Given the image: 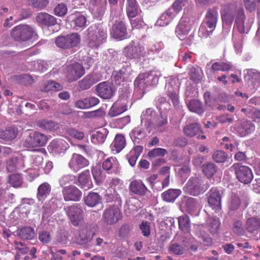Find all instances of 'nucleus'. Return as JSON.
<instances>
[{
    "mask_svg": "<svg viewBox=\"0 0 260 260\" xmlns=\"http://www.w3.org/2000/svg\"><path fill=\"white\" fill-rule=\"evenodd\" d=\"M87 45L92 48H97L103 44L107 37L106 27L101 24L91 25L85 32Z\"/></svg>",
    "mask_w": 260,
    "mask_h": 260,
    "instance_id": "nucleus-1",
    "label": "nucleus"
},
{
    "mask_svg": "<svg viewBox=\"0 0 260 260\" xmlns=\"http://www.w3.org/2000/svg\"><path fill=\"white\" fill-rule=\"evenodd\" d=\"M161 76L160 72L155 70L140 74L134 82L135 90L144 94L148 88L154 87L157 84Z\"/></svg>",
    "mask_w": 260,
    "mask_h": 260,
    "instance_id": "nucleus-2",
    "label": "nucleus"
},
{
    "mask_svg": "<svg viewBox=\"0 0 260 260\" xmlns=\"http://www.w3.org/2000/svg\"><path fill=\"white\" fill-rule=\"evenodd\" d=\"M218 20V12L216 9L208 10L206 18L199 30V35L201 37H207L214 30Z\"/></svg>",
    "mask_w": 260,
    "mask_h": 260,
    "instance_id": "nucleus-3",
    "label": "nucleus"
},
{
    "mask_svg": "<svg viewBox=\"0 0 260 260\" xmlns=\"http://www.w3.org/2000/svg\"><path fill=\"white\" fill-rule=\"evenodd\" d=\"M68 218L74 226H81L84 222V212L79 204H74L64 208Z\"/></svg>",
    "mask_w": 260,
    "mask_h": 260,
    "instance_id": "nucleus-4",
    "label": "nucleus"
},
{
    "mask_svg": "<svg viewBox=\"0 0 260 260\" xmlns=\"http://www.w3.org/2000/svg\"><path fill=\"white\" fill-rule=\"evenodd\" d=\"M209 187L206 180L199 177H191L184 187L185 191L192 196L203 193Z\"/></svg>",
    "mask_w": 260,
    "mask_h": 260,
    "instance_id": "nucleus-5",
    "label": "nucleus"
},
{
    "mask_svg": "<svg viewBox=\"0 0 260 260\" xmlns=\"http://www.w3.org/2000/svg\"><path fill=\"white\" fill-rule=\"evenodd\" d=\"M191 28V24L187 18L182 17L175 30V33L177 37L183 41V45H190L192 43L194 36L193 35H188Z\"/></svg>",
    "mask_w": 260,
    "mask_h": 260,
    "instance_id": "nucleus-6",
    "label": "nucleus"
},
{
    "mask_svg": "<svg viewBox=\"0 0 260 260\" xmlns=\"http://www.w3.org/2000/svg\"><path fill=\"white\" fill-rule=\"evenodd\" d=\"M36 36L33 28L26 24L18 25L14 27L11 32L12 37L18 41H26Z\"/></svg>",
    "mask_w": 260,
    "mask_h": 260,
    "instance_id": "nucleus-7",
    "label": "nucleus"
},
{
    "mask_svg": "<svg viewBox=\"0 0 260 260\" xmlns=\"http://www.w3.org/2000/svg\"><path fill=\"white\" fill-rule=\"evenodd\" d=\"M81 37L79 34L71 33L66 36L58 37L55 44L58 47L62 49H70L77 46L80 43Z\"/></svg>",
    "mask_w": 260,
    "mask_h": 260,
    "instance_id": "nucleus-8",
    "label": "nucleus"
},
{
    "mask_svg": "<svg viewBox=\"0 0 260 260\" xmlns=\"http://www.w3.org/2000/svg\"><path fill=\"white\" fill-rule=\"evenodd\" d=\"M180 82L176 77H170L166 84V92L175 106L179 103V89Z\"/></svg>",
    "mask_w": 260,
    "mask_h": 260,
    "instance_id": "nucleus-9",
    "label": "nucleus"
},
{
    "mask_svg": "<svg viewBox=\"0 0 260 260\" xmlns=\"http://www.w3.org/2000/svg\"><path fill=\"white\" fill-rule=\"evenodd\" d=\"M47 137L38 132H31L26 138L24 145L28 148L42 147L47 143Z\"/></svg>",
    "mask_w": 260,
    "mask_h": 260,
    "instance_id": "nucleus-10",
    "label": "nucleus"
},
{
    "mask_svg": "<svg viewBox=\"0 0 260 260\" xmlns=\"http://www.w3.org/2000/svg\"><path fill=\"white\" fill-rule=\"evenodd\" d=\"M78 231V235L76 238L78 244H85L90 242L95 234V226L92 225L83 224Z\"/></svg>",
    "mask_w": 260,
    "mask_h": 260,
    "instance_id": "nucleus-11",
    "label": "nucleus"
},
{
    "mask_svg": "<svg viewBox=\"0 0 260 260\" xmlns=\"http://www.w3.org/2000/svg\"><path fill=\"white\" fill-rule=\"evenodd\" d=\"M121 218V212L116 206H111L106 209L103 214V221L107 225H113L117 223Z\"/></svg>",
    "mask_w": 260,
    "mask_h": 260,
    "instance_id": "nucleus-12",
    "label": "nucleus"
},
{
    "mask_svg": "<svg viewBox=\"0 0 260 260\" xmlns=\"http://www.w3.org/2000/svg\"><path fill=\"white\" fill-rule=\"evenodd\" d=\"M144 48L143 46L133 41L125 47L123 53L128 58H137L145 55L146 52H144Z\"/></svg>",
    "mask_w": 260,
    "mask_h": 260,
    "instance_id": "nucleus-13",
    "label": "nucleus"
},
{
    "mask_svg": "<svg viewBox=\"0 0 260 260\" xmlns=\"http://www.w3.org/2000/svg\"><path fill=\"white\" fill-rule=\"evenodd\" d=\"M235 173L239 181L244 184L249 183L253 178L251 170L247 166L235 164Z\"/></svg>",
    "mask_w": 260,
    "mask_h": 260,
    "instance_id": "nucleus-14",
    "label": "nucleus"
},
{
    "mask_svg": "<svg viewBox=\"0 0 260 260\" xmlns=\"http://www.w3.org/2000/svg\"><path fill=\"white\" fill-rule=\"evenodd\" d=\"M71 27L76 30L83 29L87 26V18L83 14L76 12L68 17Z\"/></svg>",
    "mask_w": 260,
    "mask_h": 260,
    "instance_id": "nucleus-15",
    "label": "nucleus"
},
{
    "mask_svg": "<svg viewBox=\"0 0 260 260\" xmlns=\"http://www.w3.org/2000/svg\"><path fill=\"white\" fill-rule=\"evenodd\" d=\"M89 164V161L82 155L73 153L69 161L68 166L73 172H77Z\"/></svg>",
    "mask_w": 260,
    "mask_h": 260,
    "instance_id": "nucleus-16",
    "label": "nucleus"
},
{
    "mask_svg": "<svg viewBox=\"0 0 260 260\" xmlns=\"http://www.w3.org/2000/svg\"><path fill=\"white\" fill-rule=\"evenodd\" d=\"M62 193L65 201H79L82 195L81 191L73 185L63 187Z\"/></svg>",
    "mask_w": 260,
    "mask_h": 260,
    "instance_id": "nucleus-17",
    "label": "nucleus"
},
{
    "mask_svg": "<svg viewBox=\"0 0 260 260\" xmlns=\"http://www.w3.org/2000/svg\"><path fill=\"white\" fill-rule=\"evenodd\" d=\"M85 74L84 69L79 63L69 66L67 69L66 76L68 80L73 82L77 80Z\"/></svg>",
    "mask_w": 260,
    "mask_h": 260,
    "instance_id": "nucleus-18",
    "label": "nucleus"
},
{
    "mask_svg": "<svg viewBox=\"0 0 260 260\" xmlns=\"http://www.w3.org/2000/svg\"><path fill=\"white\" fill-rule=\"evenodd\" d=\"M132 70L129 66H125L117 71L113 72L112 80L116 85H120L125 81H128L132 75Z\"/></svg>",
    "mask_w": 260,
    "mask_h": 260,
    "instance_id": "nucleus-19",
    "label": "nucleus"
},
{
    "mask_svg": "<svg viewBox=\"0 0 260 260\" xmlns=\"http://www.w3.org/2000/svg\"><path fill=\"white\" fill-rule=\"evenodd\" d=\"M69 147V144L63 139L52 141L48 146L50 153L53 155L64 153Z\"/></svg>",
    "mask_w": 260,
    "mask_h": 260,
    "instance_id": "nucleus-20",
    "label": "nucleus"
},
{
    "mask_svg": "<svg viewBox=\"0 0 260 260\" xmlns=\"http://www.w3.org/2000/svg\"><path fill=\"white\" fill-rule=\"evenodd\" d=\"M208 202L210 206L215 211L221 208V196L220 191L216 188H211L208 193Z\"/></svg>",
    "mask_w": 260,
    "mask_h": 260,
    "instance_id": "nucleus-21",
    "label": "nucleus"
},
{
    "mask_svg": "<svg viewBox=\"0 0 260 260\" xmlns=\"http://www.w3.org/2000/svg\"><path fill=\"white\" fill-rule=\"evenodd\" d=\"M96 91L101 98L109 99L114 95L115 89L111 84L104 82L99 83L96 86Z\"/></svg>",
    "mask_w": 260,
    "mask_h": 260,
    "instance_id": "nucleus-22",
    "label": "nucleus"
},
{
    "mask_svg": "<svg viewBox=\"0 0 260 260\" xmlns=\"http://www.w3.org/2000/svg\"><path fill=\"white\" fill-rule=\"evenodd\" d=\"M122 181L118 178H113L109 182L110 188L106 190L105 198L107 202H112L117 196L116 189L121 188Z\"/></svg>",
    "mask_w": 260,
    "mask_h": 260,
    "instance_id": "nucleus-23",
    "label": "nucleus"
},
{
    "mask_svg": "<svg viewBox=\"0 0 260 260\" xmlns=\"http://www.w3.org/2000/svg\"><path fill=\"white\" fill-rule=\"evenodd\" d=\"M141 118V126L144 123V127L148 133H150L151 130L152 124H154L155 121V111L151 108H148L142 112Z\"/></svg>",
    "mask_w": 260,
    "mask_h": 260,
    "instance_id": "nucleus-24",
    "label": "nucleus"
},
{
    "mask_svg": "<svg viewBox=\"0 0 260 260\" xmlns=\"http://www.w3.org/2000/svg\"><path fill=\"white\" fill-rule=\"evenodd\" d=\"M113 38L123 40L127 36L126 28L123 21H116L113 25L111 32Z\"/></svg>",
    "mask_w": 260,
    "mask_h": 260,
    "instance_id": "nucleus-25",
    "label": "nucleus"
},
{
    "mask_svg": "<svg viewBox=\"0 0 260 260\" xmlns=\"http://www.w3.org/2000/svg\"><path fill=\"white\" fill-rule=\"evenodd\" d=\"M102 167L108 174H116L120 171L119 162L113 157H110L104 160L102 163Z\"/></svg>",
    "mask_w": 260,
    "mask_h": 260,
    "instance_id": "nucleus-26",
    "label": "nucleus"
},
{
    "mask_svg": "<svg viewBox=\"0 0 260 260\" xmlns=\"http://www.w3.org/2000/svg\"><path fill=\"white\" fill-rule=\"evenodd\" d=\"M236 11V7L234 4L225 6L221 12L223 22L228 25L232 24Z\"/></svg>",
    "mask_w": 260,
    "mask_h": 260,
    "instance_id": "nucleus-27",
    "label": "nucleus"
},
{
    "mask_svg": "<svg viewBox=\"0 0 260 260\" xmlns=\"http://www.w3.org/2000/svg\"><path fill=\"white\" fill-rule=\"evenodd\" d=\"M77 184L82 189L87 190L93 187V184L88 170L79 174Z\"/></svg>",
    "mask_w": 260,
    "mask_h": 260,
    "instance_id": "nucleus-28",
    "label": "nucleus"
},
{
    "mask_svg": "<svg viewBox=\"0 0 260 260\" xmlns=\"http://www.w3.org/2000/svg\"><path fill=\"white\" fill-rule=\"evenodd\" d=\"M248 86L255 89L260 86V73L254 70L247 72L245 76Z\"/></svg>",
    "mask_w": 260,
    "mask_h": 260,
    "instance_id": "nucleus-29",
    "label": "nucleus"
},
{
    "mask_svg": "<svg viewBox=\"0 0 260 260\" xmlns=\"http://www.w3.org/2000/svg\"><path fill=\"white\" fill-rule=\"evenodd\" d=\"M24 167V159L21 156L13 157L7 161L6 167L8 172H13L23 169Z\"/></svg>",
    "mask_w": 260,
    "mask_h": 260,
    "instance_id": "nucleus-30",
    "label": "nucleus"
},
{
    "mask_svg": "<svg viewBox=\"0 0 260 260\" xmlns=\"http://www.w3.org/2000/svg\"><path fill=\"white\" fill-rule=\"evenodd\" d=\"M93 4L92 14L94 17L98 19L101 20L105 12L106 0H91Z\"/></svg>",
    "mask_w": 260,
    "mask_h": 260,
    "instance_id": "nucleus-31",
    "label": "nucleus"
},
{
    "mask_svg": "<svg viewBox=\"0 0 260 260\" xmlns=\"http://www.w3.org/2000/svg\"><path fill=\"white\" fill-rule=\"evenodd\" d=\"M127 110L126 103L121 100L115 102L111 107L108 115L111 117H116Z\"/></svg>",
    "mask_w": 260,
    "mask_h": 260,
    "instance_id": "nucleus-32",
    "label": "nucleus"
},
{
    "mask_svg": "<svg viewBox=\"0 0 260 260\" xmlns=\"http://www.w3.org/2000/svg\"><path fill=\"white\" fill-rule=\"evenodd\" d=\"M255 129V126L251 121L245 120L237 127L236 131L240 137H245L252 133Z\"/></svg>",
    "mask_w": 260,
    "mask_h": 260,
    "instance_id": "nucleus-33",
    "label": "nucleus"
},
{
    "mask_svg": "<svg viewBox=\"0 0 260 260\" xmlns=\"http://www.w3.org/2000/svg\"><path fill=\"white\" fill-rule=\"evenodd\" d=\"M36 20L40 24L46 26H53L57 23L55 17L45 13L38 14Z\"/></svg>",
    "mask_w": 260,
    "mask_h": 260,
    "instance_id": "nucleus-34",
    "label": "nucleus"
},
{
    "mask_svg": "<svg viewBox=\"0 0 260 260\" xmlns=\"http://www.w3.org/2000/svg\"><path fill=\"white\" fill-rule=\"evenodd\" d=\"M181 206L189 213L193 212L199 206L196 199L191 197H184L182 200Z\"/></svg>",
    "mask_w": 260,
    "mask_h": 260,
    "instance_id": "nucleus-35",
    "label": "nucleus"
},
{
    "mask_svg": "<svg viewBox=\"0 0 260 260\" xmlns=\"http://www.w3.org/2000/svg\"><path fill=\"white\" fill-rule=\"evenodd\" d=\"M126 144L124 137L122 135H116L114 141L111 144V148L113 153H118L125 147Z\"/></svg>",
    "mask_w": 260,
    "mask_h": 260,
    "instance_id": "nucleus-36",
    "label": "nucleus"
},
{
    "mask_svg": "<svg viewBox=\"0 0 260 260\" xmlns=\"http://www.w3.org/2000/svg\"><path fill=\"white\" fill-rule=\"evenodd\" d=\"M129 189L133 192L139 195H144L148 191L147 187L140 180L132 181L129 184Z\"/></svg>",
    "mask_w": 260,
    "mask_h": 260,
    "instance_id": "nucleus-37",
    "label": "nucleus"
},
{
    "mask_svg": "<svg viewBox=\"0 0 260 260\" xmlns=\"http://www.w3.org/2000/svg\"><path fill=\"white\" fill-rule=\"evenodd\" d=\"M84 201L87 206L93 207L102 203V198L96 192H90L84 198Z\"/></svg>",
    "mask_w": 260,
    "mask_h": 260,
    "instance_id": "nucleus-38",
    "label": "nucleus"
},
{
    "mask_svg": "<svg viewBox=\"0 0 260 260\" xmlns=\"http://www.w3.org/2000/svg\"><path fill=\"white\" fill-rule=\"evenodd\" d=\"M140 207L139 200L135 198H132L126 201L124 207V213L126 215L130 216L137 211Z\"/></svg>",
    "mask_w": 260,
    "mask_h": 260,
    "instance_id": "nucleus-39",
    "label": "nucleus"
},
{
    "mask_svg": "<svg viewBox=\"0 0 260 260\" xmlns=\"http://www.w3.org/2000/svg\"><path fill=\"white\" fill-rule=\"evenodd\" d=\"M126 13L129 19L136 17L140 11L136 0H126Z\"/></svg>",
    "mask_w": 260,
    "mask_h": 260,
    "instance_id": "nucleus-40",
    "label": "nucleus"
},
{
    "mask_svg": "<svg viewBox=\"0 0 260 260\" xmlns=\"http://www.w3.org/2000/svg\"><path fill=\"white\" fill-rule=\"evenodd\" d=\"M175 17L174 14L168 9L160 15L155 25L159 26H167L173 20Z\"/></svg>",
    "mask_w": 260,
    "mask_h": 260,
    "instance_id": "nucleus-41",
    "label": "nucleus"
},
{
    "mask_svg": "<svg viewBox=\"0 0 260 260\" xmlns=\"http://www.w3.org/2000/svg\"><path fill=\"white\" fill-rule=\"evenodd\" d=\"M107 134L106 129L101 128L91 135V141L94 144H102L105 142Z\"/></svg>",
    "mask_w": 260,
    "mask_h": 260,
    "instance_id": "nucleus-42",
    "label": "nucleus"
},
{
    "mask_svg": "<svg viewBox=\"0 0 260 260\" xmlns=\"http://www.w3.org/2000/svg\"><path fill=\"white\" fill-rule=\"evenodd\" d=\"M37 125L46 131H54L59 128L58 123L48 119H41L37 122Z\"/></svg>",
    "mask_w": 260,
    "mask_h": 260,
    "instance_id": "nucleus-43",
    "label": "nucleus"
},
{
    "mask_svg": "<svg viewBox=\"0 0 260 260\" xmlns=\"http://www.w3.org/2000/svg\"><path fill=\"white\" fill-rule=\"evenodd\" d=\"M143 147L142 146L138 145L135 147L127 155V158L129 164L132 167H134L136 162L137 159L142 153Z\"/></svg>",
    "mask_w": 260,
    "mask_h": 260,
    "instance_id": "nucleus-44",
    "label": "nucleus"
},
{
    "mask_svg": "<svg viewBox=\"0 0 260 260\" xmlns=\"http://www.w3.org/2000/svg\"><path fill=\"white\" fill-rule=\"evenodd\" d=\"M51 191V186L47 183L41 184L38 188L37 198L39 201L43 202L49 194Z\"/></svg>",
    "mask_w": 260,
    "mask_h": 260,
    "instance_id": "nucleus-45",
    "label": "nucleus"
},
{
    "mask_svg": "<svg viewBox=\"0 0 260 260\" xmlns=\"http://www.w3.org/2000/svg\"><path fill=\"white\" fill-rule=\"evenodd\" d=\"M181 191L177 189H170L161 194L162 199L167 202H173L181 194Z\"/></svg>",
    "mask_w": 260,
    "mask_h": 260,
    "instance_id": "nucleus-46",
    "label": "nucleus"
},
{
    "mask_svg": "<svg viewBox=\"0 0 260 260\" xmlns=\"http://www.w3.org/2000/svg\"><path fill=\"white\" fill-rule=\"evenodd\" d=\"M203 228L202 225H196L195 226L196 235L202 240L204 245H210L212 243V240L207 233L202 230Z\"/></svg>",
    "mask_w": 260,
    "mask_h": 260,
    "instance_id": "nucleus-47",
    "label": "nucleus"
},
{
    "mask_svg": "<svg viewBox=\"0 0 260 260\" xmlns=\"http://www.w3.org/2000/svg\"><path fill=\"white\" fill-rule=\"evenodd\" d=\"M17 235L21 239H32L35 236L34 230L30 226L23 227L18 229L16 231Z\"/></svg>",
    "mask_w": 260,
    "mask_h": 260,
    "instance_id": "nucleus-48",
    "label": "nucleus"
},
{
    "mask_svg": "<svg viewBox=\"0 0 260 260\" xmlns=\"http://www.w3.org/2000/svg\"><path fill=\"white\" fill-rule=\"evenodd\" d=\"M246 228L249 233H254L260 228V218L252 217L246 221Z\"/></svg>",
    "mask_w": 260,
    "mask_h": 260,
    "instance_id": "nucleus-49",
    "label": "nucleus"
},
{
    "mask_svg": "<svg viewBox=\"0 0 260 260\" xmlns=\"http://www.w3.org/2000/svg\"><path fill=\"white\" fill-rule=\"evenodd\" d=\"M244 19L245 15L243 10L242 9H239L235 20V24L236 25L238 31L240 33H243L245 31L244 24Z\"/></svg>",
    "mask_w": 260,
    "mask_h": 260,
    "instance_id": "nucleus-50",
    "label": "nucleus"
},
{
    "mask_svg": "<svg viewBox=\"0 0 260 260\" xmlns=\"http://www.w3.org/2000/svg\"><path fill=\"white\" fill-rule=\"evenodd\" d=\"M17 135V131L13 128L5 130L0 129V139L5 141H9L15 139Z\"/></svg>",
    "mask_w": 260,
    "mask_h": 260,
    "instance_id": "nucleus-51",
    "label": "nucleus"
},
{
    "mask_svg": "<svg viewBox=\"0 0 260 260\" xmlns=\"http://www.w3.org/2000/svg\"><path fill=\"white\" fill-rule=\"evenodd\" d=\"M189 110L199 115H201L204 112V109L202 103L198 100H192L188 104Z\"/></svg>",
    "mask_w": 260,
    "mask_h": 260,
    "instance_id": "nucleus-52",
    "label": "nucleus"
},
{
    "mask_svg": "<svg viewBox=\"0 0 260 260\" xmlns=\"http://www.w3.org/2000/svg\"><path fill=\"white\" fill-rule=\"evenodd\" d=\"M143 125L139 126L134 128L130 133L129 136L133 141H137L140 140L145 136V132L144 130Z\"/></svg>",
    "mask_w": 260,
    "mask_h": 260,
    "instance_id": "nucleus-53",
    "label": "nucleus"
},
{
    "mask_svg": "<svg viewBox=\"0 0 260 260\" xmlns=\"http://www.w3.org/2000/svg\"><path fill=\"white\" fill-rule=\"evenodd\" d=\"M164 47L162 42H155L150 44L147 48L148 55H153L158 53Z\"/></svg>",
    "mask_w": 260,
    "mask_h": 260,
    "instance_id": "nucleus-54",
    "label": "nucleus"
},
{
    "mask_svg": "<svg viewBox=\"0 0 260 260\" xmlns=\"http://www.w3.org/2000/svg\"><path fill=\"white\" fill-rule=\"evenodd\" d=\"M184 133L188 137H193L200 131V128L197 123H193L184 127Z\"/></svg>",
    "mask_w": 260,
    "mask_h": 260,
    "instance_id": "nucleus-55",
    "label": "nucleus"
},
{
    "mask_svg": "<svg viewBox=\"0 0 260 260\" xmlns=\"http://www.w3.org/2000/svg\"><path fill=\"white\" fill-rule=\"evenodd\" d=\"M187 3V0H176L168 9L176 16Z\"/></svg>",
    "mask_w": 260,
    "mask_h": 260,
    "instance_id": "nucleus-56",
    "label": "nucleus"
},
{
    "mask_svg": "<svg viewBox=\"0 0 260 260\" xmlns=\"http://www.w3.org/2000/svg\"><path fill=\"white\" fill-rule=\"evenodd\" d=\"M178 223L180 229L184 232H188L190 228V220L187 215L178 217Z\"/></svg>",
    "mask_w": 260,
    "mask_h": 260,
    "instance_id": "nucleus-57",
    "label": "nucleus"
},
{
    "mask_svg": "<svg viewBox=\"0 0 260 260\" xmlns=\"http://www.w3.org/2000/svg\"><path fill=\"white\" fill-rule=\"evenodd\" d=\"M99 80H100V79L99 78H96V75L94 74L82 80L81 83V86L84 89H88Z\"/></svg>",
    "mask_w": 260,
    "mask_h": 260,
    "instance_id": "nucleus-58",
    "label": "nucleus"
},
{
    "mask_svg": "<svg viewBox=\"0 0 260 260\" xmlns=\"http://www.w3.org/2000/svg\"><path fill=\"white\" fill-rule=\"evenodd\" d=\"M217 167L213 163H208L203 166V171L208 177H212L217 172Z\"/></svg>",
    "mask_w": 260,
    "mask_h": 260,
    "instance_id": "nucleus-59",
    "label": "nucleus"
},
{
    "mask_svg": "<svg viewBox=\"0 0 260 260\" xmlns=\"http://www.w3.org/2000/svg\"><path fill=\"white\" fill-rule=\"evenodd\" d=\"M61 89L62 86L61 85L53 81H49L44 84L42 90L48 92L49 91H58Z\"/></svg>",
    "mask_w": 260,
    "mask_h": 260,
    "instance_id": "nucleus-60",
    "label": "nucleus"
},
{
    "mask_svg": "<svg viewBox=\"0 0 260 260\" xmlns=\"http://www.w3.org/2000/svg\"><path fill=\"white\" fill-rule=\"evenodd\" d=\"M232 67L230 63L225 62H216L212 65V70L214 73L218 71H228L231 69Z\"/></svg>",
    "mask_w": 260,
    "mask_h": 260,
    "instance_id": "nucleus-61",
    "label": "nucleus"
},
{
    "mask_svg": "<svg viewBox=\"0 0 260 260\" xmlns=\"http://www.w3.org/2000/svg\"><path fill=\"white\" fill-rule=\"evenodd\" d=\"M9 182L13 187H19L23 183L22 176L19 174H12L9 176Z\"/></svg>",
    "mask_w": 260,
    "mask_h": 260,
    "instance_id": "nucleus-62",
    "label": "nucleus"
},
{
    "mask_svg": "<svg viewBox=\"0 0 260 260\" xmlns=\"http://www.w3.org/2000/svg\"><path fill=\"white\" fill-rule=\"evenodd\" d=\"M208 227L211 233H216L219 230L220 224V221L218 218H209L208 221Z\"/></svg>",
    "mask_w": 260,
    "mask_h": 260,
    "instance_id": "nucleus-63",
    "label": "nucleus"
},
{
    "mask_svg": "<svg viewBox=\"0 0 260 260\" xmlns=\"http://www.w3.org/2000/svg\"><path fill=\"white\" fill-rule=\"evenodd\" d=\"M75 180V176L71 174H65L60 177L58 179V182L62 189L66 187L67 185L72 183Z\"/></svg>",
    "mask_w": 260,
    "mask_h": 260,
    "instance_id": "nucleus-64",
    "label": "nucleus"
}]
</instances>
